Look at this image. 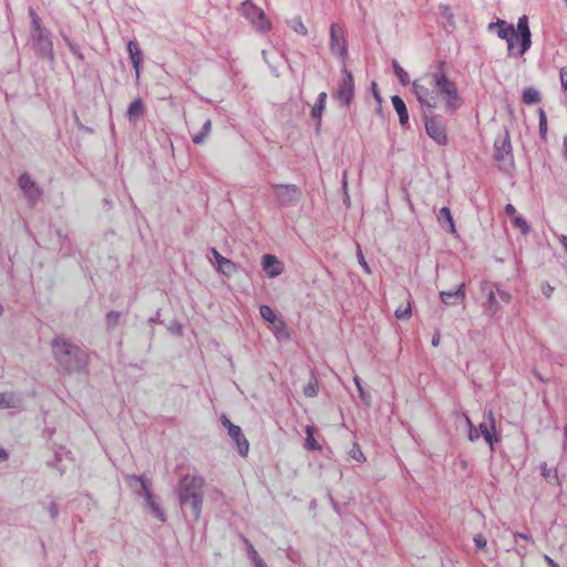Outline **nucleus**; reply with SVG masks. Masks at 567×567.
<instances>
[{
	"instance_id": "1",
	"label": "nucleus",
	"mask_w": 567,
	"mask_h": 567,
	"mask_svg": "<svg viewBox=\"0 0 567 567\" xmlns=\"http://www.w3.org/2000/svg\"><path fill=\"white\" fill-rule=\"evenodd\" d=\"M496 29L497 35L507 43V55L516 56L525 54L532 45V33L527 16L518 18L516 29L504 20H497L488 24V30Z\"/></svg>"
},
{
	"instance_id": "2",
	"label": "nucleus",
	"mask_w": 567,
	"mask_h": 567,
	"mask_svg": "<svg viewBox=\"0 0 567 567\" xmlns=\"http://www.w3.org/2000/svg\"><path fill=\"white\" fill-rule=\"evenodd\" d=\"M52 353L59 367L68 373L78 372L87 363L86 353L63 337L52 341Z\"/></svg>"
},
{
	"instance_id": "3",
	"label": "nucleus",
	"mask_w": 567,
	"mask_h": 567,
	"mask_svg": "<svg viewBox=\"0 0 567 567\" xmlns=\"http://www.w3.org/2000/svg\"><path fill=\"white\" fill-rule=\"evenodd\" d=\"M204 486L205 480L203 476L187 474L179 480L175 488L181 505L190 506L196 520L202 516Z\"/></svg>"
},
{
	"instance_id": "4",
	"label": "nucleus",
	"mask_w": 567,
	"mask_h": 567,
	"mask_svg": "<svg viewBox=\"0 0 567 567\" xmlns=\"http://www.w3.org/2000/svg\"><path fill=\"white\" fill-rule=\"evenodd\" d=\"M431 83L435 86L445 104L447 113H454L463 105V99L458 93L457 86L452 82L445 72H435L427 74Z\"/></svg>"
},
{
	"instance_id": "5",
	"label": "nucleus",
	"mask_w": 567,
	"mask_h": 567,
	"mask_svg": "<svg viewBox=\"0 0 567 567\" xmlns=\"http://www.w3.org/2000/svg\"><path fill=\"white\" fill-rule=\"evenodd\" d=\"M431 83L435 86L445 104L447 113H454L463 105V99L458 93L457 86L452 82L445 72H435L427 74Z\"/></svg>"
},
{
	"instance_id": "6",
	"label": "nucleus",
	"mask_w": 567,
	"mask_h": 567,
	"mask_svg": "<svg viewBox=\"0 0 567 567\" xmlns=\"http://www.w3.org/2000/svg\"><path fill=\"white\" fill-rule=\"evenodd\" d=\"M124 480L131 488H133L137 483L141 485V491H138L137 494L144 497L146 508L159 522H165V513L161 508L159 504L155 501L150 487V482L145 475H125Z\"/></svg>"
},
{
	"instance_id": "7",
	"label": "nucleus",
	"mask_w": 567,
	"mask_h": 567,
	"mask_svg": "<svg viewBox=\"0 0 567 567\" xmlns=\"http://www.w3.org/2000/svg\"><path fill=\"white\" fill-rule=\"evenodd\" d=\"M240 12L257 32L266 33L271 30L272 24L265 11L250 0L241 3Z\"/></svg>"
},
{
	"instance_id": "8",
	"label": "nucleus",
	"mask_w": 567,
	"mask_h": 567,
	"mask_svg": "<svg viewBox=\"0 0 567 567\" xmlns=\"http://www.w3.org/2000/svg\"><path fill=\"white\" fill-rule=\"evenodd\" d=\"M329 48L332 55L340 59L346 66L349 59L347 41L343 29L336 22L331 23L329 28Z\"/></svg>"
},
{
	"instance_id": "9",
	"label": "nucleus",
	"mask_w": 567,
	"mask_h": 567,
	"mask_svg": "<svg viewBox=\"0 0 567 567\" xmlns=\"http://www.w3.org/2000/svg\"><path fill=\"white\" fill-rule=\"evenodd\" d=\"M426 78L429 76L426 75L424 79H416L413 81V92L423 109L434 110L437 106V91L435 92L431 89L433 83H424Z\"/></svg>"
},
{
	"instance_id": "10",
	"label": "nucleus",
	"mask_w": 567,
	"mask_h": 567,
	"mask_svg": "<svg viewBox=\"0 0 567 567\" xmlns=\"http://www.w3.org/2000/svg\"><path fill=\"white\" fill-rule=\"evenodd\" d=\"M341 106L349 105L354 96V79L347 65L342 69V79L337 91L332 95Z\"/></svg>"
},
{
	"instance_id": "11",
	"label": "nucleus",
	"mask_w": 567,
	"mask_h": 567,
	"mask_svg": "<svg viewBox=\"0 0 567 567\" xmlns=\"http://www.w3.org/2000/svg\"><path fill=\"white\" fill-rule=\"evenodd\" d=\"M271 188L280 207L297 204L301 196L300 188L295 184H272Z\"/></svg>"
},
{
	"instance_id": "12",
	"label": "nucleus",
	"mask_w": 567,
	"mask_h": 567,
	"mask_svg": "<svg viewBox=\"0 0 567 567\" xmlns=\"http://www.w3.org/2000/svg\"><path fill=\"white\" fill-rule=\"evenodd\" d=\"M220 421L223 426L227 430L228 435L234 441L238 453L246 457L249 452V442L244 435L241 427L233 424L225 414L221 415Z\"/></svg>"
},
{
	"instance_id": "13",
	"label": "nucleus",
	"mask_w": 567,
	"mask_h": 567,
	"mask_svg": "<svg viewBox=\"0 0 567 567\" xmlns=\"http://www.w3.org/2000/svg\"><path fill=\"white\" fill-rule=\"evenodd\" d=\"M495 159L505 166H513L514 157L512 152V144L508 132L497 137L494 142Z\"/></svg>"
},
{
	"instance_id": "14",
	"label": "nucleus",
	"mask_w": 567,
	"mask_h": 567,
	"mask_svg": "<svg viewBox=\"0 0 567 567\" xmlns=\"http://www.w3.org/2000/svg\"><path fill=\"white\" fill-rule=\"evenodd\" d=\"M18 184L31 205H34L41 198L42 189L28 173H23L19 176Z\"/></svg>"
},
{
	"instance_id": "15",
	"label": "nucleus",
	"mask_w": 567,
	"mask_h": 567,
	"mask_svg": "<svg viewBox=\"0 0 567 567\" xmlns=\"http://www.w3.org/2000/svg\"><path fill=\"white\" fill-rule=\"evenodd\" d=\"M424 125L426 134L431 140L441 146H445L447 144L449 140L446 128L437 117H426Z\"/></svg>"
},
{
	"instance_id": "16",
	"label": "nucleus",
	"mask_w": 567,
	"mask_h": 567,
	"mask_svg": "<svg viewBox=\"0 0 567 567\" xmlns=\"http://www.w3.org/2000/svg\"><path fill=\"white\" fill-rule=\"evenodd\" d=\"M466 297L465 284H460L454 290L440 291V299L446 306H454L463 302Z\"/></svg>"
},
{
	"instance_id": "17",
	"label": "nucleus",
	"mask_w": 567,
	"mask_h": 567,
	"mask_svg": "<svg viewBox=\"0 0 567 567\" xmlns=\"http://www.w3.org/2000/svg\"><path fill=\"white\" fill-rule=\"evenodd\" d=\"M486 419L488 420L487 424H480V436H483L484 440L488 443L491 449H493V445L495 442H498V437L495 435L496 432V425H495V416L492 410L486 412Z\"/></svg>"
},
{
	"instance_id": "18",
	"label": "nucleus",
	"mask_w": 567,
	"mask_h": 567,
	"mask_svg": "<svg viewBox=\"0 0 567 567\" xmlns=\"http://www.w3.org/2000/svg\"><path fill=\"white\" fill-rule=\"evenodd\" d=\"M481 290L483 292H486L487 295L486 309L488 313L491 316H495L501 310L502 305L497 298L494 285H489L488 282H482Z\"/></svg>"
},
{
	"instance_id": "19",
	"label": "nucleus",
	"mask_w": 567,
	"mask_h": 567,
	"mask_svg": "<svg viewBox=\"0 0 567 567\" xmlns=\"http://www.w3.org/2000/svg\"><path fill=\"white\" fill-rule=\"evenodd\" d=\"M261 266L269 278H275L281 275L284 271L282 262L274 255H264L261 259Z\"/></svg>"
},
{
	"instance_id": "20",
	"label": "nucleus",
	"mask_w": 567,
	"mask_h": 567,
	"mask_svg": "<svg viewBox=\"0 0 567 567\" xmlns=\"http://www.w3.org/2000/svg\"><path fill=\"white\" fill-rule=\"evenodd\" d=\"M327 97H328V95L326 92L319 93L317 102L315 103V105L312 106L311 112H310V116L315 121V124H316L317 133H320V131H321L322 114L326 109Z\"/></svg>"
},
{
	"instance_id": "21",
	"label": "nucleus",
	"mask_w": 567,
	"mask_h": 567,
	"mask_svg": "<svg viewBox=\"0 0 567 567\" xmlns=\"http://www.w3.org/2000/svg\"><path fill=\"white\" fill-rule=\"evenodd\" d=\"M127 52L131 60V63L135 71L136 79L140 78L141 74V66L143 62V53L140 49L138 44L134 41H128L127 43Z\"/></svg>"
},
{
	"instance_id": "22",
	"label": "nucleus",
	"mask_w": 567,
	"mask_h": 567,
	"mask_svg": "<svg viewBox=\"0 0 567 567\" xmlns=\"http://www.w3.org/2000/svg\"><path fill=\"white\" fill-rule=\"evenodd\" d=\"M32 39L42 50H48L52 53V42L47 30L41 24L38 28H32Z\"/></svg>"
},
{
	"instance_id": "23",
	"label": "nucleus",
	"mask_w": 567,
	"mask_h": 567,
	"mask_svg": "<svg viewBox=\"0 0 567 567\" xmlns=\"http://www.w3.org/2000/svg\"><path fill=\"white\" fill-rule=\"evenodd\" d=\"M22 401L14 392H0V410L20 409Z\"/></svg>"
},
{
	"instance_id": "24",
	"label": "nucleus",
	"mask_w": 567,
	"mask_h": 567,
	"mask_svg": "<svg viewBox=\"0 0 567 567\" xmlns=\"http://www.w3.org/2000/svg\"><path fill=\"white\" fill-rule=\"evenodd\" d=\"M217 271L221 272L226 277H231L234 274L238 271V266L231 261L230 259L224 257L223 255L217 258Z\"/></svg>"
},
{
	"instance_id": "25",
	"label": "nucleus",
	"mask_w": 567,
	"mask_h": 567,
	"mask_svg": "<svg viewBox=\"0 0 567 567\" xmlns=\"http://www.w3.org/2000/svg\"><path fill=\"white\" fill-rule=\"evenodd\" d=\"M391 101L399 116L400 124L405 125L409 122V112L404 101L399 95H393Z\"/></svg>"
},
{
	"instance_id": "26",
	"label": "nucleus",
	"mask_w": 567,
	"mask_h": 567,
	"mask_svg": "<svg viewBox=\"0 0 567 567\" xmlns=\"http://www.w3.org/2000/svg\"><path fill=\"white\" fill-rule=\"evenodd\" d=\"M437 220L441 224H443V223L447 224L450 233H452V234L456 233L455 224H454L451 210L447 206H443L440 209L439 215H437Z\"/></svg>"
},
{
	"instance_id": "27",
	"label": "nucleus",
	"mask_w": 567,
	"mask_h": 567,
	"mask_svg": "<svg viewBox=\"0 0 567 567\" xmlns=\"http://www.w3.org/2000/svg\"><path fill=\"white\" fill-rule=\"evenodd\" d=\"M212 132V121L207 118L204 122V125L202 127V131L193 136V142L196 145H200L205 143V141L208 138Z\"/></svg>"
},
{
	"instance_id": "28",
	"label": "nucleus",
	"mask_w": 567,
	"mask_h": 567,
	"mask_svg": "<svg viewBox=\"0 0 567 567\" xmlns=\"http://www.w3.org/2000/svg\"><path fill=\"white\" fill-rule=\"evenodd\" d=\"M272 331L278 340H289L290 334L287 329V324L284 320L279 319L272 324Z\"/></svg>"
},
{
	"instance_id": "29",
	"label": "nucleus",
	"mask_w": 567,
	"mask_h": 567,
	"mask_svg": "<svg viewBox=\"0 0 567 567\" xmlns=\"http://www.w3.org/2000/svg\"><path fill=\"white\" fill-rule=\"evenodd\" d=\"M305 432L307 434V437H306V442H305V447L307 450H311V451H320L321 450V445L316 441L313 434H315V429L310 425H307L306 429H305Z\"/></svg>"
},
{
	"instance_id": "30",
	"label": "nucleus",
	"mask_w": 567,
	"mask_h": 567,
	"mask_svg": "<svg viewBox=\"0 0 567 567\" xmlns=\"http://www.w3.org/2000/svg\"><path fill=\"white\" fill-rule=\"evenodd\" d=\"M522 100L525 104H536L540 102V93L534 87H527L523 92Z\"/></svg>"
},
{
	"instance_id": "31",
	"label": "nucleus",
	"mask_w": 567,
	"mask_h": 567,
	"mask_svg": "<svg viewBox=\"0 0 567 567\" xmlns=\"http://www.w3.org/2000/svg\"><path fill=\"white\" fill-rule=\"evenodd\" d=\"M143 111L144 106L142 100L136 99L128 105L127 116L130 117V120L138 118L143 114Z\"/></svg>"
},
{
	"instance_id": "32",
	"label": "nucleus",
	"mask_w": 567,
	"mask_h": 567,
	"mask_svg": "<svg viewBox=\"0 0 567 567\" xmlns=\"http://www.w3.org/2000/svg\"><path fill=\"white\" fill-rule=\"evenodd\" d=\"M287 23H288L289 28L291 30H293L296 33L301 34V35L308 34V29L299 16L291 18L290 20H288Z\"/></svg>"
},
{
	"instance_id": "33",
	"label": "nucleus",
	"mask_w": 567,
	"mask_h": 567,
	"mask_svg": "<svg viewBox=\"0 0 567 567\" xmlns=\"http://www.w3.org/2000/svg\"><path fill=\"white\" fill-rule=\"evenodd\" d=\"M393 71L402 85H408L410 83L409 73L398 63L396 60L392 62Z\"/></svg>"
},
{
	"instance_id": "34",
	"label": "nucleus",
	"mask_w": 567,
	"mask_h": 567,
	"mask_svg": "<svg viewBox=\"0 0 567 567\" xmlns=\"http://www.w3.org/2000/svg\"><path fill=\"white\" fill-rule=\"evenodd\" d=\"M542 475L550 484L558 483V473L556 468H549L546 463L540 465Z\"/></svg>"
},
{
	"instance_id": "35",
	"label": "nucleus",
	"mask_w": 567,
	"mask_h": 567,
	"mask_svg": "<svg viewBox=\"0 0 567 567\" xmlns=\"http://www.w3.org/2000/svg\"><path fill=\"white\" fill-rule=\"evenodd\" d=\"M259 313L265 321H267L271 324H274L276 321L279 320V318L276 316L275 311L267 305H261L259 307Z\"/></svg>"
},
{
	"instance_id": "36",
	"label": "nucleus",
	"mask_w": 567,
	"mask_h": 567,
	"mask_svg": "<svg viewBox=\"0 0 567 567\" xmlns=\"http://www.w3.org/2000/svg\"><path fill=\"white\" fill-rule=\"evenodd\" d=\"M394 316L399 320H409L412 317V306L409 301L405 306H400L395 309Z\"/></svg>"
},
{
	"instance_id": "37",
	"label": "nucleus",
	"mask_w": 567,
	"mask_h": 567,
	"mask_svg": "<svg viewBox=\"0 0 567 567\" xmlns=\"http://www.w3.org/2000/svg\"><path fill=\"white\" fill-rule=\"evenodd\" d=\"M353 382L355 384V388L358 390L360 399L364 402L365 405L371 404V396L370 394L363 389L361 380L359 377H354Z\"/></svg>"
},
{
	"instance_id": "38",
	"label": "nucleus",
	"mask_w": 567,
	"mask_h": 567,
	"mask_svg": "<svg viewBox=\"0 0 567 567\" xmlns=\"http://www.w3.org/2000/svg\"><path fill=\"white\" fill-rule=\"evenodd\" d=\"M462 419L464 420L467 427V437L471 442H474L480 439L478 432H476L472 421L466 414H462Z\"/></svg>"
},
{
	"instance_id": "39",
	"label": "nucleus",
	"mask_w": 567,
	"mask_h": 567,
	"mask_svg": "<svg viewBox=\"0 0 567 567\" xmlns=\"http://www.w3.org/2000/svg\"><path fill=\"white\" fill-rule=\"evenodd\" d=\"M539 115V136L543 141H546L547 137V118L545 111L543 109L538 110Z\"/></svg>"
},
{
	"instance_id": "40",
	"label": "nucleus",
	"mask_w": 567,
	"mask_h": 567,
	"mask_svg": "<svg viewBox=\"0 0 567 567\" xmlns=\"http://www.w3.org/2000/svg\"><path fill=\"white\" fill-rule=\"evenodd\" d=\"M303 394L308 398H315L318 394V381L312 380L303 388Z\"/></svg>"
},
{
	"instance_id": "41",
	"label": "nucleus",
	"mask_w": 567,
	"mask_h": 567,
	"mask_svg": "<svg viewBox=\"0 0 567 567\" xmlns=\"http://www.w3.org/2000/svg\"><path fill=\"white\" fill-rule=\"evenodd\" d=\"M357 259H358L359 265L363 269V271L367 275H370L372 272V270H371L370 266L368 265V262L364 259V256L362 254L360 245H357Z\"/></svg>"
},
{
	"instance_id": "42",
	"label": "nucleus",
	"mask_w": 567,
	"mask_h": 567,
	"mask_svg": "<svg viewBox=\"0 0 567 567\" xmlns=\"http://www.w3.org/2000/svg\"><path fill=\"white\" fill-rule=\"evenodd\" d=\"M513 223L514 225L520 229V231L526 235L529 233L530 228H529V225L527 224V221L520 217V216H514L513 218Z\"/></svg>"
},
{
	"instance_id": "43",
	"label": "nucleus",
	"mask_w": 567,
	"mask_h": 567,
	"mask_svg": "<svg viewBox=\"0 0 567 567\" xmlns=\"http://www.w3.org/2000/svg\"><path fill=\"white\" fill-rule=\"evenodd\" d=\"M349 455L351 458H353L360 463L365 462V456H364L362 450L360 449V446L357 444H354L353 447L350 450Z\"/></svg>"
},
{
	"instance_id": "44",
	"label": "nucleus",
	"mask_w": 567,
	"mask_h": 567,
	"mask_svg": "<svg viewBox=\"0 0 567 567\" xmlns=\"http://www.w3.org/2000/svg\"><path fill=\"white\" fill-rule=\"evenodd\" d=\"M495 290H496V293H497V298L501 302L507 305L511 302L512 300V295L509 293V291L505 290V289H501L498 286H494Z\"/></svg>"
},
{
	"instance_id": "45",
	"label": "nucleus",
	"mask_w": 567,
	"mask_h": 567,
	"mask_svg": "<svg viewBox=\"0 0 567 567\" xmlns=\"http://www.w3.org/2000/svg\"><path fill=\"white\" fill-rule=\"evenodd\" d=\"M121 313L118 311H110L106 315V324L109 328H114L120 321Z\"/></svg>"
},
{
	"instance_id": "46",
	"label": "nucleus",
	"mask_w": 567,
	"mask_h": 567,
	"mask_svg": "<svg viewBox=\"0 0 567 567\" xmlns=\"http://www.w3.org/2000/svg\"><path fill=\"white\" fill-rule=\"evenodd\" d=\"M247 550H248V556L251 559L254 566L264 561V559L260 557V555L257 553V550L255 549V547L251 544H248Z\"/></svg>"
},
{
	"instance_id": "47",
	"label": "nucleus",
	"mask_w": 567,
	"mask_h": 567,
	"mask_svg": "<svg viewBox=\"0 0 567 567\" xmlns=\"http://www.w3.org/2000/svg\"><path fill=\"white\" fill-rule=\"evenodd\" d=\"M474 543L478 549H485V547L487 545V542L483 535H476L474 537Z\"/></svg>"
},
{
	"instance_id": "48",
	"label": "nucleus",
	"mask_w": 567,
	"mask_h": 567,
	"mask_svg": "<svg viewBox=\"0 0 567 567\" xmlns=\"http://www.w3.org/2000/svg\"><path fill=\"white\" fill-rule=\"evenodd\" d=\"M440 11L443 17H445L449 21L453 19V13L451 11V8L447 4H441Z\"/></svg>"
},
{
	"instance_id": "49",
	"label": "nucleus",
	"mask_w": 567,
	"mask_h": 567,
	"mask_svg": "<svg viewBox=\"0 0 567 567\" xmlns=\"http://www.w3.org/2000/svg\"><path fill=\"white\" fill-rule=\"evenodd\" d=\"M29 14H30V18H31V27L32 28H38L41 23H40V19L39 17L37 16V13L34 12V10L32 8L29 9Z\"/></svg>"
},
{
	"instance_id": "50",
	"label": "nucleus",
	"mask_w": 567,
	"mask_h": 567,
	"mask_svg": "<svg viewBox=\"0 0 567 567\" xmlns=\"http://www.w3.org/2000/svg\"><path fill=\"white\" fill-rule=\"evenodd\" d=\"M441 343V334L439 331H436L433 337H432V346L433 347H439V344Z\"/></svg>"
},
{
	"instance_id": "51",
	"label": "nucleus",
	"mask_w": 567,
	"mask_h": 567,
	"mask_svg": "<svg viewBox=\"0 0 567 567\" xmlns=\"http://www.w3.org/2000/svg\"><path fill=\"white\" fill-rule=\"evenodd\" d=\"M375 83L372 84V87H373V96L375 99V101L378 102L379 104V111H381V96L379 94V92L375 90Z\"/></svg>"
},
{
	"instance_id": "52",
	"label": "nucleus",
	"mask_w": 567,
	"mask_h": 567,
	"mask_svg": "<svg viewBox=\"0 0 567 567\" xmlns=\"http://www.w3.org/2000/svg\"><path fill=\"white\" fill-rule=\"evenodd\" d=\"M505 212L506 214L511 215V216H516L515 213H516V208L514 207V205L512 204H506L505 206Z\"/></svg>"
},
{
	"instance_id": "53",
	"label": "nucleus",
	"mask_w": 567,
	"mask_h": 567,
	"mask_svg": "<svg viewBox=\"0 0 567 567\" xmlns=\"http://www.w3.org/2000/svg\"><path fill=\"white\" fill-rule=\"evenodd\" d=\"M563 453L567 455V426L564 429Z\"/></svg>"
},
{
	"instance_id": "54",
	"label": "nucleus",
	"mask_w": 567,
	"mask_h": 567,
	"mask_svg": "<svg viewBox=\"0 0 567 567\" xmlns=\"http://www.w3.org/2000/svg\"><path fill=\"white\" fill-rule=\"evenodd\" d=\"M544 559L547 561L549 567H559V565L548 555H544Z\"/></svg>"
},
{
	"instance_id": "55",
	"label": "nucleus",
	"mask_w": 567,
	"mask_h": 567,
	"mask_svg": "<svg viewBox=\"0 0 567 567\" xmlns=\"http://www.w3.org/2000/svg\"><path fill=\"white\" fill-rule=\"evenodd\" d=\"M514 536L515 537H519V538H522V539H524L526 542H530L532 540V537L529 535H527V534H524V533L516 532V533H514Z\"/></svg>"
},
{
	"instance_id": "56",
	"label": "nucleus",
	"mask_w": 567,
	"mask_h": 567,
	"mask_svg": "<svg viewBox=\"0 0 567 567\" xmlns=\"http://www.w3.org/2000/svg\"><path fill=\"white\" fill-rule=\"evenodd\" d=\"M553 290H554V288L549 285L543 286V292L548 298L551 296Z\"/></svg>"
},
{
	"instance_id": "57",
	"label": "nucleus",
	"mask_w": 567,
	"mask_h": 567,
	"mask_svg": "<svg viewBox=\"0 0 567 567\" xmlns=\"http://www.w3.org/2000/svg\"><path fill=\"white\" fill-rule=\"evenodd\" d=\"M49 511H50V514L53 518H55L58 516V508L54 504H51L50 507H49Z\"/></svg>"
},
{
	"instance_id": "58",
	"label": "nucleus",
	"mask_w": 567,
	"mask_h": 567,
	"mask_svg": "<svg viewBox=\"0 0 567 567\" xmlns=\"http://www.w3.org/2000/svg\"><path fill=\"white\" fill-rule=\"evenodd\" d=\"M559 241L563 245L565 251L567 252V236L566 235L559 236Z\"/></svg>"
},
{
	"instance_id": "59",
	"label": "nucleus",
	"mask_w": 567,
	"mask_h": 567,
	"mask_svg": "<svg viewBox=\"0 0 567 567\" xmlns=\"http://www.w3.org/2000/svg\"><path fill=\"white\" fill-rule=\"evenodd\" d=\"M210 254L213 255L215 261L217 260V258H219L221 255L219 254V251L216 249V248H210L209 249Z\"/></svg>"
},
{
	"instance_id": "60",
	"label": "nucleus",
	"mask_w": 567,
	"mask_h": 567,
	"mask_svg": "<svg viewBox=\"0 0 567 567\" xmlns=\"http://www.w3.org/2000/svg\"><path fill=\"white\" fill-rule=\"evenodd\" d=\"M8 458V453L0 447V461H6Z\"/></svg>"
},
{
	"instance_id": "61",
	"label": "nucleus",
	"mask_w": 567,
	"mask_h": 567,
	"mask_svg": "<svg viewBox=\"0 0 567 567\" xmlns=\"http://www.w3.org/2000/svg\"><path fill=\"white\" fill-rule=\"evenodd\" d=\"M564 151H565V157H567V137L564 140Z\"/></svg>"
},
{
	"instance_id": "62",
	"label": "nucleus",
	"mask_w": 567,
	"mask_h": 567,
	"mask_svg": "<svg viewBox=\"0 0 567 567\" xmlns=\"http://www.w3.org/2000/svg\"><path fill=\"white\" fill-rule=\"evenodd\" d=\"M254 567H269V566L264 560V561L259 563L258 565H256Z\"/></svg>"
},
{
	"instance_id": "63",
	"label": "nucleus",
	"mask_w": 567,
	"mask_h": 567,
	"mask_svg": "<svg viewBox=\"0 0 567 567\" xmlns=\"http://www.w3.org/2000/svg\"><path fill=\"white\" fill-rule=\"evenodd\" d=\"M262 56H264V60H265L266 62H268V59H267V58H268V54H267V51H266V50H264V51H262Z\"/></svg>"
},
{
	"instance_id": "64",
	"label": "nucleus",
	"mask_w": 567,
	"mask_h": 567,
	"mask_svg": "<svg viewBox=\"0 0 567 567\" xmlns=\"http://www.w3.org/2000/svg\"><path fill=\"white\" fill-rule=\"evenodd\" d=\"M347 186H348V182H347V179L344 178V179H343V188H344V189H347Z\"/></svg>"
}]
</instances>
